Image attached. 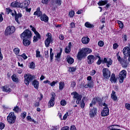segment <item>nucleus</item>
<instances>
[{
    "mask_svg": "<svg viewBox=\"0 0 130 130\" xmlns=\"http://www.w3.org/2000/svg\"><path fill=\"white\" fill-rule=\"evenodd\" d=\"M71 95H74L73 98L76 99L77 104H80L81 108H85V101L84 99L82 100V95L77 93V92H73L71 93ZM81 100H82L81 102Z\"/></svg>",
    "mask_w": 130,
    "mask_h": 130,
    "instance_id": "1",
    "label": "nucleus"
},
{
    "mask_svg": "<svg viewBox=\"0 0 130 130\" xmlns=\"http://www.w3.org/2000/svg\"><path fill=\"white\" fill-rule=\"evenodd\" d=\"M92 50L89 48H82L80 51H79L77 55L78 59H82L83 57L86 56V54L91 53Z\"/></svg>",
    "mask_w": 130,
    "mask_h": 130,
    "instance_id": "2",
    "label": "nucleus"
},
{
    "mask_svg": "<svg viewBox=\"0 0 130 130\" xmlns=\"http://www.w3.org/2000/svg\"><path fill=\"white\" fill-rule=\"evenodd\" d=\"M32 37V32L29 29H25L21 35V39H30Z\"/></svg>",
    "mask_w": 130,
    "mask_h": 130,
    "instance_id": "3",
    "label": "nucleus"
},
{
    "mask_svg": "<svg viewBox=\"0 0 130 130\" xmlns=\"http://www.w3.org/2000/svg\"><path fill=\"white\" fill-rule=\"evenodd\" d=\"M119 54V52L117 53L116 54L118 61H119V62H120V64H121L122 68H127V66H128V62H127V60L121 58Z\"/></svg>",
    "mask_w": 130,
    "mask_h": 130,
    "instance_id": "4",
    "label": "nucleus"
},
{
    "mask_svg": "<svg viewBox=\"0 0 130 130\" xmlns=\"http://www.w3.org/2000/svg\"><path fill=\"white\" fill-rule=\"evenodd\" d=\"M17 117L15 116V113L11 112L7 116V121L10 124H13L16 122Z\"/></svg>",
    "mask_w": 130,
    "mask_h": 130,
    "instance_id": "5",
    "label": "nucleus"
},
{
    "mask_svg": "<svg viewBox=\"0 0 130 130\" xmlns=\"http://www.w3.org/2000/svg\"><path fill=\"white\" fill-rule=\"evenodd\" d=\"M46 36L47 37L46 40L45 41V44L46 47H49L50 43H52L53 39H52V35L51 34L48 32Z\"/></svg>",
    "mask_w": 130,
    "mask_h": 130,
    "instance_id": "6",
    "label": "nucleus"
},
{
    "mask_svg": "<svg viewBox=\"0 0 130 130\" xmlns=\"http://www.w3.org/2000/svg\"><path fill=\"white\" fill-rule=\"evenodd\" d=\"M34 80V76L31 75L30 74H27L24 75V83L26 86L29 85V83L32 82Z\"/></svg>",
    "mask_w": 130,
    "mask_h": 130,
    "instance_id": "7",
    "label": "nucleus"
},
{
    "mask_svg": "<svg viewBox=\"0 0 130 130\" xmlns=\"http://www.w3.org/2000/svg\"><path fill=\"white\" fill-rule=\"evenodd\" d=\"M126 74L125 70H123L120 72L118 75L120 83H123L124 80L126 78Z\"/></svg>",
    "mask_w": 130,
    "mask_h": 130,
    "instance_id": "8",
    "label": "nucleus"
},
{
    "mask_svg": "<svg viewBox=\"0 0 130 130\" xmlns=\"http://www.w3.org/2000/svg\"><path fill=\"white\" fill-rule=\"evenodd\" d=\"M103 76L106 80H108L111 76V72L107 68H104L103 69Z\"/></svg>",
    "mask_w": 130,
    "mask_h": 130,
    "instance_id": "9",
    "label": "nucleus"
},
{
    "mask_svg": "<svg viewBox=\"0 0 130 130\" xmlns=\"http://www.w3.org/2000/svg\"><path fill=\"white\" fill-rule=\"evenodd\" d=\"M51 98L50 100L49 101L48 103V106L49 108H50V107H53L54 106V103L55 101V93L52 92L51 93Z\"/></svg>",
    "mask_w": 130,
    "mask_h": 130,
    "instance_id": "10",
    "label": "nucleus"
},
{
    "mask_svg": "<svg viewBox=\"0 0 130 130\" xmlns=\"http://www.w3.org/2000/svg\"><path fill=\"white\" fill-rule=\"evenodd\" d=\"M15 31H16L15 26H9L7 27L5 32L6 35H11V34H13Z\"/></svg>",
    "mask_w": 130,
    "mask_h": 130,
    "instance_id": "11",
    "label": "nucleus"
},
{
    "mask_svg": "<svg viewBox=\"0 0 130 130\" xmlns=\"http://www.w3.org/2000/svg\"><path fill=\"white\" fill-rule=\"evenodd\" d=\"M103 63H106V66L108 68H109L111 64H112V60L109 58L107 59L106 57L104 58V60L102 61Z\"/></svg>",
    "mask_w": 130,
    "mask_h": 130,
    "instance_id": "12",
    "label": "nucleus"
},
{
    "mask_svg": "<svg viewBox=\"0 0 130 130\" xmlns=\"http://www.w3.org/2000/svg\"><path fill=\"white\" fill-rule=\"evenodd\" d=\"M87 62L88 64H92L94 62V59H95V57L93 55H89L87 57Z\"/></svg>",
    "mask_w": 130,
    "mask_h": 130,
    "instance_id": "13",
    "label": "nucleus"
},
{
    "mask_svg": "<svg viewBox=\"0 0 130 130\" xmlns=\"http://www.w3.org/2000/svg\"><path fill=\"white\" fill-rule=\"evenodd\" d=\"M123 53L125 56H130V49L128 47H125L123 49Z\"/></svg>",
    "mask_w": 130,
    "mask_h": 130,
    "instance_id": "14",
    "label": "nucleus"
},
{
    "mask_svg": "<svg viewBox=\"0 0 130 130\" xmlns=\"http://www.w3.org/2000/svg\"><path fill=\"white\" fill-rule=\"evenodd\" d=\"M97 114V108H93L89 111V116L90 117H94Z\"/></svg>",
    "mask_w": 130,
    "mask_h": 130,
    "instance_id": "15",
    "label": "nucleus"
},
{
    "mask_svg": "<svg viewBox=\"0 0 130 130\" xmlns=\"http://www.w3.org/2000/svg\"><path fill=\"white\" fill-rule=\"evenodd\" d=\"M30 5V1H26L20 3V8L26 9Z\"/></svg>",
    "mask_w": 130,
    "mask_h": 130,
    "instance_id": "16",
    "label": "nucleus"
},
{
    "mask_svg": "<svg viewBox=\"0 0 130 130\" xmlns=\"http://www.w3.org/2000/svg\"><path fill=\"white\" fill-rule=\"evenodd\" d=\"M21 3L17 2H13L11 4V6L13 8H20Z\"/></svg>",
    "mask_w": 130,
    "mask_h": 130,
    "instance_id": "17",
    "label": "nucleus"
},
{
    "mask_svg": "<svg viewBox=\"0 0 130 130\" xmlns=\"http://www.w3.org/2000/svg\"><path fill=\"white\" fill-rule=\"evenodd\" d=\"M34 15L38 16V17H41L42 16V12L40 11V7L37 8V11L35 12Z\"/></svg>",
    "mask_w": 130,
    "mask_h": 130,
    "instance_id": "18",
    "label": "nucleus"
},
{
    "mask_svg": "<svg viewBox=\"0 0 130 130\" xmlns=\"http://www.w3.org/2000/svg\"><path fill=\"white\" fill-rule=\"evenodd\" d=\"M93 86H94V82L93 81H88L87 84L85 85L84 88H85V89H87V88H92Z\"/></svg>",
    "mask_w": 130,
    "mask_h": 130,
    "instance_id": "19",
    "label": "nucleus"
},
{
    "mask_svg": "<svg viewBox=\"0 0 130 130\" xmlns=\"http://www.w3.org/2000/svg\"><path fill=\"white\" fill-rule=\"evenodd\" d=\"M30 28H31V31L34 32L35 34L37 36L38 38H41L40 34L39 32L36 31V28H35L33 26L30 25Z\"/></svg>",
    "mask_w": 130,
    "mask_h": 130,
    "instance_id": "20",
    "label": "nucleus"
},
{
    "mask_svg": "<svg viewBox=\"0 0 130 130\" xmlns=\"http://www.w3.org/2000/svg\"><path fill=\"white\" fill-rule=\"evenodd\" d=\"M41 21H44L45 23L48 22V16H47L45 14H44L40 17Z\"/></svg>",
    "mask_w": 130,
    "mask_h": 130,
    "instance_id": "21",
    "label": "nucleus"
},
{
    "mask_svg": "<svg viewBox=\"0 0 130 130\" xmlns=\"http://www.w3.org/2000/svg\"><path fill=\"white\" fill-rule=\"evenodd\" d=\"M81 41L83 44H88L90 42V38L88 37H83L82 38Z\"/></svg>",
    "mask_w": 130,
    "mask_h": 130,
    "instance_id": "22",
    "label": "nucleus"
},
{
    "mask_svg": "<svg viewBox=\"0 0 130 130\" xmlns=\"http://www.w3.org/2000/svg\"><path fill=\"white\" fill-rule=\"evenodd\" d=\"M71 47H72V42L69 43V45L65 48L66 53H70L71 52Z\"/></svg>",
    "mask_w": 130,
    "mask_h": 130,
    "instance_id": "23",
    "label": "nucleus"
},
{
    "mask_svg": "<svg viewBox=\"0 0 130 130\" xmlns=\"http://www.w3.org/2000/svg\"><path fill=\"white\" fill-rule=\"evenodd\" d=\"M23 39V44L24 46H28L29 44H30L31 42L27 40L28 39Z\"/></svg>",
    "mask_w": 130,
    "mask_h": 130,
    "instance_id": "24",
    "label": "nucleus"
},
{
    "mask_svg": "<svg viewBox=\"0 0 130 130\" xmlns=\"http://www.w3.org/2000/svg\"><path fill=\"white\" fill-rule=\"evenodd\" d=\"M115 91L114 90L112 91V92L111 94V98L114 101H116L117 100V96H116V94Z\"/></svg>",
    "mask_w": 130,
    "mask_h": 130,
    "instance_id": "25",
    "label": "nucleus"
},
{
    "mask_svg": "<svg viewBox=\"0 0 130 130\" xmlns=\"http://www.w3.org/2000/svg\"><path fill=\"white\" fill-rule=\"evenodd\" d=\"M102 116L105 117L109 115V110H103L101 113Z\"/></svg>",
    "mask_w": 130,
    "mask_h": 130,
    "instance_id": "26",
    "label": "nucleus"
},
{
    "mask_svg": "<svg viewBox=\"0 0 130 130\" xmlns=\"http://www.w3.org/2000/svg\"><path fill=\"white\" fill-rule=\"evenodd\" d=\"M111 83H116L117 79L115 78V74H112L110 79Z\"/></svg>",
    "mask_w": 130,
    "mask_h": 130,
    "instance_id": "27",
    "label": "nucleus"
},
{
    "mask_svg": "<svg viewBox=\"0 0 130 130\" xmlns=\"http://www.w3.org/2000/svg\"><path fill=\"white\" fill-rule=\"evenodd\" d=\"M66 59L67 61L68 62V63H69V64H73V63H74V61H75L74 58L71 57H67Z\"/></svg>",
    "mask_w": 130,
    "mask_h": 130,
    "instance_id": "28",
    "label": "nucleus"
},
{
    "mask_svg": "<svg viewBox=\"0 0 130 130\" xmlns=\"http://www.w3.org/2000/svg\"><path fill=\"white\" fill-rule=\"evenodd\" d=\"M32 85L36 89H38L39 87V82L38 81L35 80L32 82Z\"/></svg>",
    "mask_w": 130,
    "mask_h": 130,
    "instance_id": "29",
    "label": "nucleus"
},
{
    "mask_svg": "<svg viewBox=\"0 0 130 130\" xmlns=\"http://www.w3.org/2000/svg\"><path fill=\"white\" fill-rule=\"evenodd\" d=\"M22 18V14L18 13V14H15V21L17 23H19V18Z\"/></svg>",
    "mask_w": 130,
    "mask_h": 130,
    "instance_id": "30",
    "label": "nucleus"
},
{
    "mask_svg": "<svg viewBox=\"0 0 130 130\" xmlns=\"http://www.w3.org/2000/svg\"><path fill=\"white\" fill-rule=\"evenodd\" d=\"M12 80L13 82H15L16 83L19 82V79L17 77V75L16 74H13L11 77Z\"/></svg>",
    "mask_w": 130,
    "mask_h": 130,
    "instance_id": "31",
    "label": "nucleus"
},
{
    "mask_svg": "<svg viewBox=\"0 0 130 130\" xmlns=\"http://www.w3.org/2000/svg\"><path fill=\"white\" fill-rule=\"evenodd\" d=\"M3 91H4L5 92H8L9 93H10V92L12 91V89L10 88V87L7 86H5L3 87Z\"/></svg>",
    "mask_w": 130,
    "mask_h": 130,
    "instance_id": "32",
    "label": "nucleus"
},
{
    "mask_svg": "<svg viewBox=\"0 0 130 130\" xmlns=\"http://www.w3.org/2000/svg\"><path fill=\"white\" fill-rule=\"evenodd\" d=\"M63 88H64V82H60L59 83V90H63Z\"/></svg>",
    "mask_w": 130,
    "mask_h": 130,
    "instance_id": "33",
    "label": "nucleus"
},
{
    "mask_svg": "<svg viewBox=\"0 0 130 130\" xmlns=\"http://www.w3.org/2000/svg\"><path fill=\"white\" fill-rule=\"evenodd\" d=\"M85 26L86 28H93L94 27V25H93V24H91L89 22H86L85 23Z\"/></svg>",
    "mask_w": 130,
    "mask_h": 130,
    "instance_id": "34",
    "label": "nucleus"
},
{
    "mask_svg": "<svg viewBox=\"0 0 130 130\" xmlns=\"http://www.w3.org/2000/svg\"><path fill=\"white\" fill-rule=\"evenodd\" d=\"M107 4V1H101L99 2L98 3V5L99 6H104L105 5H106Z\"/></svg>",
    "mask_w": 130,
    "mask_h": 130,
    "instance_id": "35",
    "label": "nucleus"
},
{
    "mask_svg": "<svg viewBox=\"0 0 130 130\" xmlns=\"http://www.w3.org/2000/svg\"><path fill=\"white\" fill-rule=\"evenodd\" d=\"M13 52L16 54V55H18L19 53H20V49L18 48H15L13 50Z\"/></svg>",
    "mask_w": 130,
    "mask_h": 130,
    "instance_id": "36",
    "label": "nucleus"
},
{
    "mask_svg": "<svg viewBox=\"0 0 130 130\" xmlns=\"http://www.w3.org/2000/svg\"><path fill=\"white\" fill-rule=\"evenodd\" d=\"M13 111H14V112H15L16 113H18V112H19V111H21V109H20V108H19L18 106H16L13 109Z\"/></svg>",
    "mask_w": 130,
    "mask_h": 130,
    "instance_id": "37",
    "label": "nucleus"
},
{
    "mask_svg": "<svg viewBox=\"0 0 130 130\" xmlns=\"http://www.w3.org/2000/svg\"><path fill=\"white\" fill-rule=\"evenodd\" d=\"M96 102H97L96 98H94L90 104V107H93V105H95V104H96Z\"/></svg>",
    "mask_w": 130,
    "mask_h": 130,
    "instance_id": "38",
    "label": "nucleus"
},
{
    "mask_svg": "<svg viewBox=\"0 0 130 130\" xmlns=\"http://www.w3.org/2000/svg\"><path fill=\"white\" fill-rule=\"evenodd\" d=\"M50 59H51V60H52L53 59V53H52V48H51L50 49Z\"/></svg>",
    "mask_w": 130,
    "mask_h": 130,
    "instance_id": "39",
    "label": "nucleus"
},
{
    "mask_svg": "<svg viewBox=\"0 0 130 130\" xmlns=\"http://www.w3.org/2000/svg\"><path fill=\"white\" fill-rule=\"evenodd\" d=\"M117 23L119 25L120 28H121V29H122V28H123V23H122V22H121V21L118 20Z\"/></svg>",
    "mask_w": 130,
    "mask_h": 130,
    "instance_id": "40",
    "label": "nucleus"
},
{
    "mask_svg": "<svg viewBox=\"0 0 130 130\" xmlns=\"http://www.w3.org/2000/svg\"><path fill=\"white\" fill-rule=\"evenodd\" d=\"M70 18H73V17H74L75 16V11H71L69 12V14Z\"/></svg>",
    "mask_w": 130,
    "mask_h": 130,
    "instance_id": "41",
    "label": "nucleus"
},
{
    "mask_svg": "<svg viewBox=\"0 0 130 130\" xmlns=\"http://www.w3.org/2000/svg\"><path fill=\"white\" fill-rule=\"evenodd\" d=\"M26 118H27V120H29V121H31L32 122L35 123V120L34 119H32V118H31L30 116H27L26 117Z\"/></svg>",
    "mask_w": 130,
    "mask_h": 130,
    "instance_id": "42",
    "label": "nucleus"
},
{
    "mask_svg": "<svg viewBox=\"0 0 130 130\" xmlns=\"http://www.w3.org/2000/svg\"><path fill=\"white\" fill-rule=\"evenodd\" d=\"M57 83H58L57 80H56L55 81H53L52 83L50 82V85L51 87H54V86H55V84H57Z\"/></svg>",
    "mask_w": 130,
    "mask_h": 130,
    "instance_id": "43",
    "label": "nucleus"
},
{
    "mask_svg": "<svg viewBox=\"0 0 130 130\" xmlns=\"http://www.w3.org/2000/svg\"><path fill=\"white\" fill-rule=\"evenodd\" d=\"M26 115H27V113L26 112H23L21 114L20 116L24 119V118L26 117Z\"/></svg>",
    "mask_w": 130,
    "mask_h": 130,
    "instance_id": "44",
    "label": "nucleus"
},
{
    "mask_svg": "<svg viewBox=\"0 0 130 130\" xmlns=\"http://www.w3.org/2000/svg\"><path fill=\"white\" fill-rule=\"evenodd\" d=\"M98 45L100 47H103V46H104V42L102 41H100L98 43Z\"/></svg>",
    "mask_w": 130,
    "mask_h": 130,
    "instance_id": "45",
    "label": "nucleus"
},
{
    "mask_svg": "<svg viewBox=\"0 0 130 130\" xmlns=\"http://www.w3.org/2000/svg\"><path fill=\"white\" fill-rule=\"evenodd\" d=\"M98 57L99 58V60L96 62V64H101V62H102V61H102L101 60V57L100 56H98Z\"/></svg>",
    "mask_w": 130,
    "mask_h": 130,
    "instance_id": "46",
    "label": "nucleus"
},
{
    "mask_svg": "<svg viewBox=\"0 0 130 130\" xmlns=\"http://www.w3.org/2000/svg\"><path fill=\"white\" fill-rule=\"evenodd\" d=\"M19 56L23 57V59H27L28 58V57L27 56V55H26V54L25 53H23L22 55H19Z\"/></svg>",
    "mask_w": 130,
    "mask_h": 130,
    "instance_id": "47",
    "label": "nucleus"
},
{
    "mask_svg": "<svg viewBox=\"0 0 130 130\" xmlns=\"http://www.w3.org/2000/svg\"><path fill=\"white\" fill-rule=\"evenodd\" d=\"M60 104L62 106H66V105H67V102L64 101V100H63L61 101Z\"/></svg>",
    "mask_w": 130,
    "mask_h": 130,
    "instance_id": "48",
    "label": "nucleus"
},
{
    "mask_svg": "<svg viewBox=\"0 0 130 130\" xmlns=\"http://www.w3.org/2000/svg\"><path fill=\"white\" fill-rule=\"evenodd\" d=\"M69 115V112H67L63 117V120H66L68 118Z\"/></svg>",
    "mask_w": 130,
    "mask_h": 130,
    "instance_id": "49",
    "label": "nucleus"
},
{
    "mask_svg": "<svg viewBox=\"0 0 130 130\" xmlns=\"http://www.w3.org/2000/svg\"><path fill=\"white\" fill-rule=\"evenodd\" d=\"M29 68L30 69H34L35 68V63L34 62H31L29 63Z\"/></svg>",
    "mask_w": 130,
    "mask_h": 130,
    "instance_id": "50",
    "label": "nucleus"
},
{
    "mask_svg": "<svg viewBox=\"0 0 130 130\" xmlns=\"http://www.w3.org/2000/svg\"><path fill=\"white\" fill-rule=\"evenodd\" d=\"M125 107L126 109H127V110H130V104H129L126 103L125 104Z\"/></svg>",
    "mask_w": 130,
    "mask_h": 130,
    "instance_id": "51",
    "label": "nucleus"
},
{
    "mask_svg": "<svg viewBox=\"0 0 130 130\" xmlns=\"http://www.w3.org/2000/svg\"><path fill=\"white\" fill-rule=\"evenodd\" d=\"M95 100H96V102H98L99 104H100L101 102H102V100L100 98H96Z\"/></svg>",
    "mask_w": 130,
    "mask_h": 130,
    "instance_id": "52",
    "label": "nucleus"
},
{
    "mask_svg": "<svg viewBox=\"0 0 130 130\" xmlns=\"http://www.w3.org/2000/svg\"><path fill=\"white\" fill-rule=\"evenodd\" d=\"M69 72H76V68H75V67H70L69 68Z\"/></svg>",
    "mask_w": 130,
    "mask_h": 130,
    "instance_id": "53",
    "label": "nucleus"
},
{
    "mask_svg": "<svg viewBox=\"0 0 130 130\" xmlns=\"http://www.w3.org/2000/svg\"><path fill=\"white\" fill-rule=\"evenodd\" d=\"M39 39H40V38H38V37H37V36H35L34 37V40H33V41H34V43L37 42V41H38Z\"/></svg>",
    "mask_w": 130,
    "mask_h": 130,
    "instance_id": "54",
    "label": "nucleus"
},
{
    "mask_svg": "<svg viewBox=\"0 0 130 130\" xmlns=\"http://www.w3.org/2000/svg\"><path fill=\"white\" fill-rule=\"evenodd\" d=\"M5 124L3 122H0V129H4L5 128Z\"/></svg>",
    "mask_w": 130,
    "mask_h": 130,
    "instance_id": "55",
    "label": "nucleus"
},
{
    "mask_svg": "<svg viewBox=\"0 0 130 130\" xmlns=\"http://www.w3.org/2000/svg\"><path fill=\"white\" fill-rule=\"evenodd\" d=\"M76 27V24H75V23L74 22H71L70 23V28L71 29H73V28H75Z\"/></svg>",
    "mask_w": 130,
    "mask_h": 130,
    "instance_id": "56",
    "label": "nucleus"
},
{
    "mask_svg": "<svg viewBox=\"0 0 130 130\" xmlns=\"http://www.w3.org/2000/svg\"><path fill=\"white\" fill-rule=\"evenodd\" d=\"M12 12H13V10H12L10 8H6V13L9 15V14H10V13H12Z\"/></svg>",
    "mask_w": 130,
    "mask_h": 130,
    "instance_id": "57",
    "label": "nucleus"
},
{
    "mask_svg": "<svg viewBox=\"0 0 130 130\" xmlns=\"http://www.w3.org/2000/svg\"><path fill=\"white\" fill-rule=\"evenodd\" d=\"M71 87H72V88H75V87H76V82L75 81L71 82Z\"/></svg>",
    "mask_w": 130,
    "mask_h": 130,
    "instance_id": "58",
    "label": "nucleus"
},
{
    "mask_svg": "<svg viewBox=\"0 0 130 130\" xmlns=\"http://www.w3.org/2000/svg\"><path fill=\"white\" fill-rule=\"evenodd\" d=\"M36 57H40L41 56L40 55V51H36Z\"/></svg>",
    "mask_w": 130,
    "mask_h": 130,
    "instance_id": "59",
    "label": "nucleus"
},
{
    "mask_svg": "<svg viewBox=\"0 0 130 130\" xmlns=\"http://www.w3.org/2000/svg\"><path fill=\"white\" fill-rule=\"evenodd\" d=\"M56 4L58 6H60L61 5V0H57L56 1Z\"/></svg>",
    "mask_w": 130,
    "mask_h": 130,
    "instance_id": "60",
    "label": "nucleus"
},
{
    "mask_svg": "<svg viewBox=\"0 0 130 130\" xmlns=\"http://www.w3.org/2000/svg\"><path fill=\"white\" fill-rule=\"evenodd\" d=\"M45 56L46 58H48L49 55L48 54V51H45Z\"/></svg>",
    "mask_w": 130,
    "mask_h": 130,
    "instance_id": "61",
    "label": "nucleus"
},
{
    "mask_svg": "<svg viewBox=\"0 0 130 130\" xmlns=\"http://www.w3.org/2000/svg\"><path fill=\"white\" fill-rule=\"evenodd\" d=\"M61 130H70V127L69 126H65L64 127H62L61 128Z\"/></svg>",
    "mask_w": 130,
    "mask_h": 130,
    "instance_id": "62",
    "label": "nucleus"
},
{
    "mask_svg": "<svg viewBox=\"0 0 130 130\" xmlns=\"http://www.w3.org/2000/svg\"><path fill=\"white\" fill-rule=\"evenodd\" d=\"M70 130H77V128H76V126L75 125L71 126V127H70Z\"/></svg>",
    "mask_w": 130,
    "mask_h": 130,
    "instance_id": "63",
    "label": "nucleus"
},
{
    "mask_svg": "<svg viewBox=\"0 0 130 130\" xmlns=\"http://www.w3.org/2000/svg\"><path fill=\"white\" fill-rule=\"evenodd\" d=\"M58 129V126H54L52 128L51 130H57Z\"/></svg>",
    "mask_w": 130,
    "mask_h": 130,
    "instance_id": "64",
    "label": "nucleus"
}]
</instances>
